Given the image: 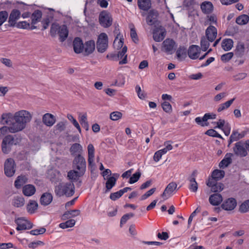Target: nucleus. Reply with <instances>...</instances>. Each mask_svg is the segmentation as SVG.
Instances as JSON below:
<instances>
[{"label": "nucleus", "instance_id": "58836bf2", "mask_svg": "<svg viewBox=\"0 0 249 249\" xmlns=\"http://www.w3.org/2000/svg\"><path fill=\"white\" fill-rule=\"evenodd\" d=\"M70 151L72 155L76 153L81 154L83 151V148L79 143H75L71 146Z\"/></svg>", "mask_w": 249, "mask_h": 249}, {"label": "nucleus", "instance_id": "aec40b11", "mask_svg": "<svg viewBox=\"0 0 249 249\" xmlns=\"http://www.w3.org/2000/svg\"><path fill=\"white\" fill-rule=\"evenodd\" d=\"M56 121L55 117L52 114L46 113L42 117L43 123L48 126H53Z\"/></svg>", "mask_w": 249, "mask_h": 249}, {"label": "nucleus", "instance_id": "bb28decb", "mask_svg": "<svg viewBox=\"0 0 249 249\" xmlns=\"http://www.w3.org/2000/svg\"><path fill=\"white\" fill-rule=\"evenodd\" d=\"M222 201V196L219 194L211 195L209 197L210 203L213 206L218 205Z\"/></svg>", "mask_w": 249, "mask_h": 249}, {"label": "nucleus", "instance_id": "c85d7f7f", "mask_svg": "<svg viewBox=\"0 0 249 249\" xmlns=\"http://www.w3.org/2000/svg\"><path fill=\"white\" fill-rule=\"evenodd\" d=\"M200 8L203 13L210 14L213 11V7L211 2L206 1L201 3Z\"/></svg>", "mask_w": 249, "mask_h": 249}, {"label": "nucleus", "instance_id": "7c9ffc66", "mask_svg": "<svg viewBox=\"0 0 249 249\" xmlns=\"http://www.w3.org/2000/svg\"><path fill=\"white\" fill-rule=\"evenodd\" d=\"M245 47L243 43L238 42L235 50V55L237 57H242L245 54Z\"/></svg>", "mask_w": 249, "mask_h": 249}, {"label": "nucleus", "instance_id": "0eeeda50", "mask_svg": "<svg viewBox=\"0 0 249 249\" xmlns=\"http://www.w3.org/2000/svg\"><path fill=\"white\" fill-rule=\"evenodd\" d=\"M4 173L8 177H11L14 176L16 172L15 163L13 159H7L4 163Z\"/></svg>", "mask_w": 249, "mask_h": 249}, {"label": "nucleus", "instance_id": "09e8293b", "mask_svg": "<svg viewBox=\"0 0 249 249\" xmlns=\"http://www.w3.org/2000/svg\"><path fill=\"white\" fill-rule=\"evenodd\" d=\"M173 142L171 141H166L164 143V145L165 146L164 148L160 150L162 154H165L168 151L171 150L173 149L172 143Z\"/></svg>", "mask_w": 249, "mask_h": 249}, {"label": "nucleus", "instance_id": "a211bd4d", "mask_svg": "<svg viewBox=\"0 0 249 249\" xmlns=\"http://www.w3.org/2000/svg\"><path fill=\"white\" fill-rule=\"evenodd\" d=\"M95 42L93 40H89L84 44V53L85 55L92 53L95 50Z\"/></svg>", "mask_w": 249, "mask_h": 249}, {"label": "nucleus", "instance_id": "603ef678", "mask_svg": "<svg viewBox=\"0 0 249 249\" xmlns=\"http://www.w3.org/2000/svg\"><path fill=\"white\" fill-rule=\"evenodd\" d=\"M178 59H181L186 56V50L184 47H179L176 52Z\"/></svg>", "mask_w": 249, "mask_h": 249}, {"label": "nucleus", "instance_id": "6e6552de", "mask_svg": "<svg viewBox=\"0 0 249 249\" xmlns=\"http://www.w3.org/2000/svg\"><path fill=\"white\" fill-rule=\"evenodd\" d=\"M99 22L104 28L110 27L112 23V18L110 14L107 11L102 12L99 15Z\"/></svg>", "mask_w": 249, "mask_h": 249}, {"label": "nucleus", "instance_id": "3c124183", "mask_svg": "<svg viewBox=\"0 0 249 249\" xmlns=\"http://www.w3.org/2000/svg\"><path fill=\"white\" fill-rule=\"evenodd\" d=\"M67 118L70 121L73 125L78 129L79 133L81 132V129L80 126L77 122V121L73 118V116L71 114H68L67 115Z\"/></svg>", "mask_w": 249, "mask_h": 249}, {"label": "nucleus", "instance_id": "ea45409f", "mask_svg": "<svg viewBox=\"0 0 249 249\" xmlns=\"http://www.w3.org/2000/svg\"><path fill=\"white\" fill-rule=\"evenodd\" d=\"M2 142L8 144L11 147L13 145H16L18 142V139L15 140L12 135H10L5 136L3 139Z\"/></svg>", "mask_w": 249, "mask_h": 249}, {"label": "nucleus", "instance_id": "69168bd1", "mask_svg": "<svg viewBox=\"0 0 249 249\" xmlns=\"http://www.w3.org/2000/svg\"><path fill=\"white\" fill-rule=\"evenodd\" d=\"M46 231V229L44 228H41L39 229L33 230L30 231L32 235H37L44 233Z\"/></svg>", "mask_w": 249, "mask_h": 249}, {"label": "nucleus", "instance_id": "0e129e2a", "mask_svg": "<svg viewBox=\"0 0 249 249\" xmlns=\"http://www.w3.org/2000/svg\"><path fill=\"white\" fill-rule=\"evenodd\" d=\"M16 27L18 28L27 29L30 28V24L25 21H20L16 25Z\"/></svg>", "mask_w": 249, "mask_h": 249}, {"label": "nucleus", "instance_id": "1a4fd4ad", "mask_svg": "<svg viewBox=\"0 0 249 249\" xmlns=\"http://www.w3.org/2000/svg\"><path fill=\"white\" fill-rule=\"evenodd\" d=\"M177 184L175 182H171L169 183L161 196L164 198V200H166L170 196H171L175 191L177 190Z\"/></svg>", "mask_w": 249, "mask_h": 249}, {"label": "nucleus", "instance_id": "9b49d317", "mask_svg": "<svg viewBox=\"0 0 249 249\" xmlns=\"http://www.w3.org/2000/svg\"><path fill=\"white\" fill-rule=\"evenodd\" d=\"M15 222L18 226L16 229L18 231L25 230L30 229L32 228V224L30 222L26 221L23 218H18L15 220Z\"/></svg>", "mask_w": 249, "mask_h": 249}, {"label": "nucleus", "instance_id": "4c0bfd02", "mask_svg": "<svg viewBox=\"0 0 249 249\" xmlns=\"http://www.w3.org/2000/svg\"><path fill=\"white\" fill-rule=\"evenodd\" d=\"M225 176V172L223 170L215 169L212 174V178L215 180H219L223 178Z\"/></svg>", "mask_w": 249, "mask_h": 249}, {"label": "nucleus", "instance_id": "cd10ccee", "mask_svg": "<svg viewBox=\"0 0 249 249\" xmlns=\"http://www.w3.org/2000/svg\"><path fill=\"white\" fill-rule=\"evenodd\" d=\"M139 8L145 11H147L151 7V0H138Z\"/></svg>", "mask_w": 249, "mask_h": 249}, {"label": "nucleus", "instance_id": "8fccbe9b", "mask_svg": "<svg viewBox=\"0 0 249 249\" xmlns=\"http://www.w3.org/2000/svg\"><path fill=\"white\" fill-rule=\"evenodd\" d=\"M224 189V184L220 182H217L212 186L211 191L213 192H220Z\"/></svg>", "mask_w": 249, "mask_h": 249}, {"label": "nucleus", "instance_id": "39448f33", "mask_svg": "<svg viewBox=\"0 0 249 249\" xmlns=\"http://www.w3.org/2000/svg\"><path fill=\"white\" fill-rule=\"evenodd\" d=\"M108 46V37L106 33H103L99 35L97 41V49L100 53L106 51Z\"/></svg>", "mask_w": 249, "mask_h": 249}, {"label": "nucleus", "instance_id": "774afa93", "mask_svg": "<svg viewBox=\"0 0 249 249\" xmlns=\"http://www.w3.org/2000/svg\"><path fill=\"white\" fill-rule=\"evenodd\" d=\"M122 194L121 193L120 191H117L115 193H111L110 195V198L112 200H116V199L119 198L120 197L122 196Z\"/></svg>", "mask_w": 249, "mask_h": 249}, {"label": "nucleus", "instance_id": "13d9d810", "mask_svg": "<svg viewBox=\"0 0 249 249\" xmlns=\"http://www.w3.org/2000/svg\"><path fill=\"white\" fill-rule=\"evenodd\" d=\"M163 110L167 113H171L172 110V106L171 104L166 101H164L161 104Z\"/></svg>", "mask_w": 249, "mask_h": 249}, {"label": "nucleus", "instance_id": "e433bc0d", "mask_svg": "<svg viewBox=\"0 0 249 249\" xmlns=\"http://www.w3.org/2000/svg\"><path fill=\"white\" fill-rule=\"evenodd\" d=\"M27 212L31 213H34L38 208V204L35 200H30L27 205Z\"/></svg>", "mask_w": 249, "mask_h": 249}, {"label": "nucleus", "instance_id": "9d476101", "mask_svg": "<svg viewBox=\"0 0 249 249\" xmlns=\"http://www.w3.org/2000/svg\"><path fill=\"white\" fill-rule=\"evenodd\" d=\"M20 15V12L18 10L13 9L12 10L8 18L9 26L15 27L17 24V21L19 18Z\"/></svg>", "mask_w": 249, "mask_h": 249}, {"label": "nucleus", "instance_id": "de8ad7c7", "mask_svg": "<svg viewBox=\"0 0 249 249\" xmlns=\"http://www.w3.org/2000/svg\"><path fill=\"white\" fill-rule=\"evenodd\" d=\"M209 41L204 36L201 37L200 45L203 51H206L210 46Z\"/></svg>", "mask_w": 249, "mask_h": 249}, {"label": "nucleus", "instance_id": "338daca9", "mask_svg": "<svg viewBox=\"0 0 249 249\" xmlns=\"http://www.w3.org/2000/svg\"><path fill=\"white\" fill-rule=\"evenodd\" d=\"M135 89L138 97L141 99H144L145 98L146 95L144 94L143 91H142L141 87L137 85Z\"/></svg>", "mask_w": 249, "mask_h": 249}, {"label": "nucleus", "instance_id": "f03ea898", "mask_svg": "<svg viewBox=\"0 0 249 249\" xmlns=\"http://www.w3.org/2000/svg\"><path fill=\"white\" fill-rule=\"evenodd\" d=\"M69 34V31L65 25L59 26L56 23H53L51 25L50 29V35L54 37L58 35L59 40L61 42L64 41L67 38Z\"/></svg>", "mask_w": 249, "mask_h": 249}, {"label": "nucleus", "instance_id": "49530a36", "mask_svg": "<svg viewBox=\"0 0 249 249\" xmlns=\"http://www.w3.org/2000/svg\"><path fill=\"white\" fill-rule=\"evenodd\" d=\"M166 33L164 31H162L160 33L155 32L153 34V39L155 41L160 42L163 39Z\"/></svg>", "mask_w": 249, "mask_h": 249}, {"label": "nucleus", "instance_id": "b1692460", "mask_svg": "<svg viewBox=\"0 0 249 249\" xmlns=\"http://www.w3.org/2000/svg\"><path fill=\"white\" fill-rule=\"evenodd\" d=\"M119 176L118 174H113L112 177L108 178L106 183V187L107 191H110L115 186L117 178Z\"/></svg>", "mask_w": 249, "mask_h": 249}, {"label": "nucleus", "instance_id": "2f4dec72", "mask_svg": "<svg viewBox=\"0 0 249 249\" xmlns=\"http://www.w3.org/2000/svg\"><path fill=\"white\" fill-rule=\"evenodd\" d=\"M22 192L23 194L26 196H32L35 193L36 188L33 185H26L23 187Z\"/></svg>", "mask_w": 249, "mask_h": 249}, {"label": "nucleus", "instance_id": "5fc2aeb1", "mask_svg": "<svg viewBox=\"0 0 249 249\" xmlns=\"http://www.w3.org/2000/svg\"><path fill=\"white\" fill-rule=\"evenodd\" d=\"M249 211V200L244 201L240 206L239 211L241 213H246Z\"/></svg>", "mask_w": 249, "mask_h": 249}, {"label": "nucleus", "instance_id": "a19ab883", "mask_svg": "<svg viewBox=\"0 0 249 249\" xmlns=\"http://www.w3.org/2000/svg\"><path fill=\"white\" fill-rule=\"evenodd\" d=\"M4 120L5 124L8 126H4L0 128V138H2L4 135H5L8 131L11 133H16V132L12 131L11 130V124H9V122L8 120Z\"/></svg>", "mask_w": 249, "mask_h": 249}, {"label": "nucleus", "instance_id": "37998d69", "mask_svg": "<svg viewBox=\"0 0 249 249\" xmlns=\"http://www.w3.org/2000/svg\"><path fill=\"white\" fill-rule=\"evenodd\" d=\"M235 100V98H233L223 104H220L217 109L218 112L223 111V110L228 108L232 104Z\"/></svg>", "mask_w": 249, "mask_h": 249}, {"label": "nucleus", "instance_id": "c9c22d12", "mask_svg": "<svg viewBox=\"0 0 249 249\" xmlns=\"http://www.w3.org/2000/svg\"><path fill=\"white\" fill-rule=\"evenodd\" d=\"M27 181V178L25 176H19L15 181L14 185L17 189H19Z\"/></svg>", "mask_w": 249, "mask_h": 249}, {"label": "nucleus", "instance_id": "a878e982", "mask_svg": "<svg viewBox=\"0 0 249 249\" xmlns=\"http://www.w3.org/2000/svg\"><path fill=\"white\" fill-rule=\"evenodd\" d=\"M94 148L92 144H89L88 146V163L89 166H92L94 160Z\"/></svg>", "mask_w": 249, "mask_h": 249}, {"label": "nucleus", "instance_id": "4d7b16f0", "mask_svg": "<svg viewBox=\"0 0 249 249\" xmlns=\"http://www.w3.org/2000/svg\"><path fill=\"white\" fill-rule=\"evenodd\" d=\"M122 117V113L119 111H114L110 114V119L113 121H117Z\"/></svg>", "mask_w": 249, "mask_h": 249}, {"label": "nucleus", "instance_id": "c756f323", "mask_svg": "<svg viewBox=\"0 0 249 249\" xmlns=\"http://www.w3.org/2000/svg\"><path fill=\"white\" fill-rule=\"evenodd\" d=\"M127 52L126 46H124L121 51H119L117 54V57L119 59H123L119 62L120 65L125 64L127 63V54L126 53Z\"/></svg>", "mask_w": 249, "mask_h": 249}, {"label": "nucleus", "instance_id": "423d86ee", "mask_svg": "<svg viewBox=\"0 0 249 249\" xmlns=\"http://www.w3.org/2000/svg\"><path fill=\"white\" fill-rule=\"evenodd\" d=\"M233 151L236 156L241 157H246L248 155L246 142L241 141L236 142L233 147Z\"/></svg>", "mask_w": 249, "mask_h": 249}, {"label": "nucleus", "instance_id": "7ed1b4c3", "mask_svg": "<svg viewBox=\"0 0 249 249\" xmlns=\"http://www.w3.org/2000/svg\"><path fill=\"white\" fill-rule=\"evenodd\" d=\"M74 185L72 182L59 183L55 187L54 191L57 196H71L74 194Z\"/></svg>", "mask_w": 249, "mask_h": 249}, {"label": "nucleus", "instance_id": "20e7f679", "mask_svg": "<svg viewBox=\"0 0 249 249\" xmlns=\"http://www.w3.org/2000/svg\"><path fill=\"white\" fill-rule=\"evenodd\" d=\"M72 168L85 173L86 169V161L81 154L76 156L72 162Z\"/></svg>", "mask_w": 249, "mask_h": 249}, {"label": "nucleus", "instance_id": "393cba45", "mask_svg": "<svg viewBox=\"0 0 249 249\" xmlns=\"http://www.w3.org/2000/svg\"><path fill=\"white\" fill-rule=\"evenodd\" d=\"M80 211L79 210H73L66 211L62 215V219L66 220L75 217L79 215Z\"/></svg>", "mask_w": 249, "mask_h": 249}, {"label": "nucleus", "instance_id": "473e14b6", "mask_svg": "<svg viewBox=\"0 0 249 249\" xmlns=\"http://www.w3.org/2000/svg\"><path fill=\"white\" fill-rule=\"evenodd\" d=\"M53 200V196L50 193L43 194L40 198V203L41 205L47 206L50 204Z\"/></svg>", "mask_w": 249, "mask_h": 249}, {"label": "nucleus", "instance_id": "864d4df0", "mask_svg": "<svg viewBox=\"0 0 249 249\" xmlns=\"http://www.w3.org/2000/svg\"><path fill=\"white\" fill-rule=\"evenodd\" d=\"M141 173L139 171L134 173L131 177H130L128 182L130 184H133L136 182L140 178Z\"/></svg>", "mask_w": 249, "mask_h": 249}, {"label": "nucleus", "instance_id": "6e6d98bb", "mask_svg": "<svg viewBox=\"0 0 249 249\" xmlns=\"http://www.w3.org/2000/svg\"><path fill=\"white\" fill-rule=\"evenodd\" d=\"M204 117L203 116L202 118L200 117H197L195 118V122L198 124L200 125L201 126L204 127L205 126H208L209 125V123L206 122V120H204Z\"/></svg>", "mask_w": 249, "mask_h": 249}, {"label": "nucleus", "instance_id": "680f3d73", "mask_svg": "<svg viewBox=\"0 0 249 249\" xmlns=\"http://www.w3.org/2000/svg\"><path fill=\"white\" fill-rule=\"evenodd\" d=\"M233 56V53L230 52L221 55V59L222 61L227 62L230 61Z\"/></svg>", "mask_w": 249, "mask_h": 249}, {"label": "nucleus", "instance_id": "79ce46f5", "mask_svg": "<svg viewBox=\"0 0 249 249\" xmlns=\"http://www.w3.org/2000/svg\"><path fill=\"white\" fill-rule=\"evenodd\" d=\"M42 17V12L41 11L37 10L34 11L31 16L32 24H36L40 21Z\"/></svg>", "mask_w": 249, "mask_h": 249}, {"label": "nucleus", "instance_id": "2eb2a0df", "mask_svg": "<svg viewBox=\"0 0 249 249\" xmlns=\"http://www.w3.org/2000/svg\"><path fill=\"white\" fill-rule=\"evenodd\" d=\"M196 174L197 171L196 170L194 171L188 178L190 182L189 188L193 192H196L198 189V184L195 178Z\"/></svg>", "mask_w": 249, "mask_h": 249}, {"label": "nucleus", "instance_id": "6ab92c4d", "mask_svg": "<svg viewBox=\"0 0 249 249\" xmlns=\"http://www.w3.org/2000/svg\"><path fill=\"white\" fill-rule=\"evenodd\" d=\"M73 50L75 53H80L84 50V44L80 37H76L73 41Z\"/></svg>", "mask_w": 249, "mask_h": 249}, {"label": "nucleus", "instance_id": "f3484780", "mask_svg": "<svg viewBox=\"0 0 249 249\" xmlns=\"http://www.w3.org/2000/svg\"><path fill=\"white\" fill-rule=\"evenodd\" d=\"M84 174L85 173L82 171L75 169H73L68 173L67 176L70 180L72 181H77L79 178L82 177Z\"/></svg>", "mask_w": 249, "mask_h": 249}, {"label": "nucleus", "instance_id": "052dcab7", "mask_svg": "<svg viewBox=\"0 0 249 249\" xmlns=\"http://www.w3.org/2000/svg\"><path fill=\"white\" fill-rule=\"evenodd\" d=\"M205 134L210 136L213 137L222 138V136L218 134L215 130L213 129H209L207 130Z\"/></svg>", "mask_w": 249, "mask_h": 249}, {"label": "nucleus", "instance_id": "ddd939ff", "mask_svg": "<svg viewBox=\"0 0 249 249\" xmlns=\"http://www.w3.org/2000/svg\"><path fill=\"white\" fill-rule=\"evenodd\" d=\"M175 45V41L172 39H166L162 43V50L165 52L172 54Z\"/></svg>", "mask_w": 249, "mask_h": 249}, {"label": "nucleus", "instance_id": "72a5a7b5", "mask_svg": "<svg viewBox=\"0 0 249 249\" xmlns=\"http://www.w3.org/2000/svg\"><path fill=\"white\" fill-rule=\"evenodd\" d=\"M233 42L231 39L226 38L222 40L221 47L225 51H228L231 49L233 47Z\"/></svg>", "mask_w": 249, "mask_h": 249}, {"label": "nucleus", "instance_id": "c03bdc74", "mask_svg": "<svg viewBox=\"0 0 249 249\" xmlns=\"http://www.w3.org/2000/svg\"><path fill=\"white\" fill-rule=\"evenodd\" d=\"M75 220L73 219H69L65 222L61 223L59 224V227L62 229H66L73 227L75 224Z\"/></svg>", "mask_w": 249, "mask_h": 249}, {"label": "nucleus", "instance_id": "4be33fe9", "mask_svg": "<svg viewBox=\"0 0 249 249\" xmlns=\"http://www.w3.org/2000/svg\"><path fill=\"white\" fill-rule=\"evenodd\" d=\"M246 134V132L245 131L239 133L237 131H233L230 137L228 146H229L233 142L237 141L239 139L244 138Z\"/></svg>", "mask_w": 249, "mask_h": 249}, {"label": "nucleus", "instance_id": "f704fd0d", "mask_svg": "<svg viewBox=\"0 0 249 249\" xmlns=\"http://www.w3.org/2000/svg\"><path fill=\"white\" fill-rule=\"evenodd\" d=\"M25 200L21 196H14L12 199V205L16 207L19 208L22 207L24 205Z\"/></svg>", "mask_w": 249, "mask_h": 249}, {"label": "nucleus", "instance_id": "dca6fc26", "mask_svg": "<svg viewBox=\"0 0 249 249\" xmlns=\"http://www.w3.org/2000/svg\"><path fill=\"white\" fill-rule=\"evenodd\" d=\"M236 201L233 198H229L225 200L221 205V207L226 211H231L236 206Z\"/></svg>", "mask_w": 249, "mask_h": 249}, {"label": "nucleus", "instance_id": "4468645a", "mask_svg": "<svg viewBox=\"0 0 249 249\" xmlns=\"http://www.w3.org/2000/svg\"><path fill=\"white\" fill-rule=\"evenodd\" d=\"M205 34L207 39L210 42H213L217 36V29L214 26L210 25L206 30Z\"/></svg>", "mask_w": 249, "mask_h": 249}, {"label": "nucleus", "instance_id": "bf43d9fd", "mask_svg": "<svg viewBox=\"0 0 249 249\" xmlns=\"http://www.w3.org/2000/svg\"><path fill=\"white\" fill-rule=\"evenodd\" d=\"M8 18V13L6 11L0 12V26L7 20Z\"/></svg>", "mask_w": 249, "mask_h": 249}, {"label": "nucleus", "instance_id": "a18cd8bd", "mask_svg": "<svg viewBox=\"0 0 249 249\" xmlns=\"http://www.w3.org/2000/svg\"><path fill=\"white\" fill-rule=\"evenodd\" d=\"M249 17L247 15L239 16L236 19V22L239 25H244L248 22Z\"/></svg>", "mask_w": 249, "mask_h": 249}, {"label": "nucleus", "instance_id": "412c9836", "mask_svg": "<svg viewBox=\"0 0 249 249\" xmlns=\"http://www.w3.org/2000/svg\"><path fill=\"white\" fill-rule=\"evenodd\" d=\"M158 16V12L155 10H150L148 13V15L146 17V22L149 25H153Z\"/></svg>", "mask_w": 249, "mask_h": 249}, {"label": "nucleus", "instance_id": "f257e3e1", "mask_svg": "<svg viewBox=\"0 0 249 249\" xmlns=\"http://www.w3.org/2000/svg\"><path fill=\"white\" fill-rule=\"evenodd\" d=\"M2 120H8L11 124L12 131L18 132L24 129L32 120V115L28 111L21 110L17 111L14 115L11 113L3 114Z\"/></svg>", "mask_w": 249, "mask_h": 249}, {"label": "nucleus", "instance_id": "f8f14e48", "mask_svg": "<svg viewBox=\"0 0 249 249\" xmlns=\"http://www.w3.org/2000/svg\"><path fill=\"white\" fill-rule=\"evenodd\" d=\"M201 49L197 46L192 45L190 46L188 50L189 57L192 59H196L199 57Z\"/></svg>", "mask_w": 249, "mask_h": 249}, {"label": "nucleus", "instance_id": "5701e85b", "mask_svg": "<svg viewBox=\"0 0 249 249\" xmlns=\"http://www.w3.org/2000/svg\"><path fill=\"white\" fill-rule=\"evenodd\" d=\"M232 156L231 153L226 154L224 159L219 163V167L223 169L228 167L232 162Z\"/></svg>", "mask_w": 249, "mask_h": 249}, {"label": "nucleus", "instance_id": "e2e57ef3", "mask_svg": "<svg viewBox=\"0 0 249 249\" xmlns=\"http://www.w3.org/2000/svg\"><path fill=\"white\" fill-rule=\"evenodd\" d=\"M134 216V214L133 213H128L124 214L121 218L120 221V225L121 226L126 223V222L130 218L133 217Z\"/></svg>", "mask_w": 249, "mask_h": 249}]
</instances>
